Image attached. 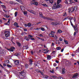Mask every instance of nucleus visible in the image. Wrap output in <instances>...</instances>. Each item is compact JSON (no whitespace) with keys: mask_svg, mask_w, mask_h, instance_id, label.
<instances>
[{"mask_svg":"<svg viewBox=\"0 0 79 79\" xmlns=\"http://www.w3.org/2000/svg\"><path fill=\"white\" fill-rule=\"evenodd\" d=\"M78 76V74L76 73V74H74L72 77V78H74V77H76Z\"/></svg>","mask_w":79,"mask_h":79,"instance_id":"obj_13","label":"nucleus"},{"mask_svg":"<svg viewBox=\"0 0 79 79\" xmlns=\"http://www.w3.org/2000/svg\"><path fill=\"white\" fill-rule=\"evenodd\" d=\"M16 44H17V45L19 47H20L21 46V43L19 42H17Z\"/></svg>","mask_w":79,"mask_h":79,"instance_id":"obj_18","label":"nucleus"},{"mask_svg":"<svg viewBox=\"0 0 79 79\" xmlns=\"http://www.w3.org/2000/svg\"><path fill=\"white\" fill-rule=\"evenodd\" d=\"M69 17H66L64 19V20H66V19H69Z\"/></svg>","mask_w":79,"mask_h":79,"instance_id":"obj_52","label":"nucleus"},{"mask_svg":"<svg viewBox=\"0 0 79 79\" xmlns=\"http://www.w3.org/2000/svg\"><path fill=\"white\" fill-rule=\"evenodd\" d=\"M40 28H37L35 29V30H40Z\"/></svg>","mask_w":79,"mask_h":79,"instance_id":"obj_53","label":"nucleus"},{"mask_svg":"<svg viewBox=\"0 0 79 79\" xmlns=\"http://www.w3.org/2000/svg\"><path fill=\"white\" fill-rule=\"evenodd\" d=\"M52 47H53L54 46V43H52V44L51 45Z\"/></svg>","mask_w":79,"mask_h":79,"instance_id":"obj_54","label":"nucleus"},{"mask_svg":"<svg viewBox=\"0 0 79 79\" xmlns=\"http://www.w3.org/2000/svg\"><path fill=\"white\" fill-rule=\"evenodd\" d=\"M56 51H53L52 52L51 54L53 55H55V53H56Z\"/></svg>","mask_w":79,"mask_h":79,"instance_id":"obj_16","label":"nucleus"},{"mask_svg":"<svg viewBox=\"0 0 79 79\" xmlns=\"http://www.w3.org/2000/svg\"><path fill=\"white\" fill-rule=\"evenodd\" d=\"M48 52H49V50H48V51H46L44 52V53H45V54H47V53H48Z\"/></svg>","mask_w":79,"mask_h":79,"instance_id":"obj_40","label":"nucleus"},{"mask_svg":"<svg viewBox=\"0 0 79 79\" xmlns=\"http://www.w3.org/2000/svg\"><path fill=\"white\" fill-rule=\"evenodd\" d=\"M15 17H16L18 15V12H15Z\"/></svg>","mask_w":79,"mask_h":79,"instance_id":"obj_27","label":"nucleus"},{"mask_svg":"<svg viewBox=\"0 0 79 79\" xmlns=\"http://www.w3.org/2000/svg\"><path fill=\"white\" fill-rule=\"evenodd\" d=\"M5 12H6H6H7V11H8L6 10H3Z\"/></svg>","mask_w":79,"mask_h":79,"instance_id":"obj_60","label":"nucleus"},{"mask_svg":"<svg viewBox=\"0 0 79 79\" xmlns=\"http://www.w3.org/2000/svg\"><path fill=\"white\" fill-rule=\"evenodd\" d=\"M49 2L50 3H53V0H49Z\"/></svg>","mask_w":79,"mask_h":79,"instance_id":"obj_28","label":"nucleus"},{"mask_svg":"<svg viewBox=\"0 0 79 79\" xmlns=\"http://www.w3.org/2000/svg\"><path fill=\"white\" fill-rule=\"evenodd\" d=\"M4 16L5 17H6V18H8L10 17V16L8 15H8L6 14H5Z\"/></svg>","mask_w":79,"mask_h":79,"instance_id":"obj_25","label":"nucleus"},{"mask_svg":"<svg viewBox=\"0 0 79 79\" xmlns=\"http://www.w3.org/2000/svg\"><path fill=\"white\" fill-rule=\"evenodd\" d=\"M31 40H34L35 39L34 38H31Z\"/></svg>","mask_w":79,"mask_h":79,"instance_id":"obj_57","label":"nucleus"},{"mask_svg":"<svg viewBox=\"0 0 79 79\" xmlns=\"http://www.w3.org/2000/svg\"><path fill=\"white\" fill-rule=\"evenodd\" d=\"M66 15H67V14L66 13L63 14V16H66Z\"/></svg>","mask_w":79,"mask_h":79,"instance_id":"obj_36","label":"nucleus"},{"mask_svg":"<svg viewBox=\"0 0 79 79\" xmlns=\"http://www.w3.org/2000/svg\"><path fill=\"white\" fill-rule=\"evenodd\" d=\"M39 15H40V16L41 18H43V15H42V12H40Z\"/></svg>","mask_w":79,"mask_h":79,"instance_id":"obj_20","label":"nucleus"},{"mask_svg":"<svg viewBox=\"0 0 79 79\" xmlns=\"http://www.w3.org/2000/svg\"><path fill=\"white\" fill-rule=\"evenodd\" d=\"M27 25L28 27H31V24L30 23H29Z\"/></svg>","mask_w":79,"mask_h":79,"instance_id":"obj_29","label":"nucleus"},{"mask_svg":"<svg viewBox=\"0 0 79 79\" xmlns=\"http://www.w3.org/2000/svg\"><path fill=\"white\" fill-rule=\"evenodd\" d=\"M61 24V23H60L58 22H55L52 23V25H54L55 26L57 25V24Z\"/></svg>","mask_w":79,"mask_h":79,"instance_id":"obj_4","label":"nucleus"},{"mask_svg":"<svg viewBox=\"0 0 79 79\" xmlns=\"http://www.w3.org/2000/svg\"><path fill=\"white\" fill-rule=\"evenodd\" d=\"M9 3H10V4H13V2L10 1V2H9Z\"/></svg>","mask_w":79,"mask_h":79,"instance_id":"obj_55","label":"nucleus"},{"mask_svg":"<svg viewBox=\"0 0 79 79\" xmlns=\"http://www.w3.org/2000/svg\"><path fill=\"white\" fill-rule=\"evenodd\" d=\"M28 65H27V64H25V67L26 68H28Z\"/></svg>","mask_w":79,"mask_h":79,"instance_id":"obj_37","label":"nucleus"},{"mask_svg":"<svg viewBox=\"0 0 79 79\" xmlns=\"http://www.w3.org/2000/svg\"><path fill=\"white\" fill-rule=\"evenodd\" d=\"M55 39H56L58 37H57V36H56V35H55V36H54V37Z\"/></svg>","mask_w":79,"mask_h":79,"instance_id":"obj_46","label":"nucleus"},{"mask_svg":"<svg viewBox=\"0 0 79 79\" xmlns=\"http://www.w3.org/2000/svg\"><path fill=\"white\" fill-rule=\"evenodd\" d=\"M5 33V36L6 37H8L10 35V31H4Z\"/></svg>","mask_w":79,"mask_h":79,"instance_id":"obj_3","label":"nucleus"},{"mask_svg":"<svg viewBox=\"0 0 79 79\" xmlns=\"http://www.w3.org/2000/svg\"><path fill=\"white\" fill-rule=\"evenodd\" d=\"M19 63V60H16L14 62V63L15 64H18Z\"/></svg>","mask_w":79,"mask_h":79,"instance_id":"obj_15","label":"nucleus"},{"mask_svg":"<svg viewBox=\"0 0 79 79\" xmlns=\"http://www.w3.org/2000/svg\"><path fill=\"white\" fill-rule=\"evenodd\" d=\"M2 7H3V8H6V7H5V5H2Z\"/></svg>","mask_w":79,"mask_h":79,"instance_id":"obj_50","label":"nucleus"},{"mask_svg":"<svg viewBox=\"0 0 79 79\" xmlns=\"http://www.w3.org/2000/svg\"><path fill=\"white\" fill-rule=\"evenodd\" d=\"M51 33V34H49V36H50V37H54V33H55V32L52 31Z\"/></svg>","mask_w":79,"mask_h":79,"instance_id":"obj_8","label":"nucleus"},{"mask_svg":"<svg viewBox=\"0 0 79 79\" xmlns=\"http://www.w3.org/2000/svg\"><path fill=\"white\" fill-rule=\"evenodd\" d=\"M20 8L22 11H24V10H25V7L23 6H20Z\"/></svg>","mask_w":79,"mask_h":79,"instance_id":"obj_12","label":"nucleus"},{"mask_svg":"<svg viewBox=\"0 0 79 79\" xmlns=\"http://www.w3.org/2000/svg\"><path fill=\"white\" fill-rule=\"evenodd\" d=\"M28 37L29 39H30V37H33V36L31 35H28Z\"/></svg>","mask_w":79,"mask_h":79,"instance_id":"obj_35","label":"nucleus"},{"mask_svg":"<svg viewBox=\"0 0 79 79\" xmlns=\"http://www.w3.org/2000/svg\"><path fill=\"white\" fill-rule=\"evenodd\" d=\"M40 71L39 70H37V72H38V73H40Z\"/></svg>","mask_w":79,"mask_h":79,"instance_id":"obj_62","label":"nucleus"},{"mask_svg":"<svg viewBox=\"0 0 79 79\" xmlns=\"http://www.w3.org/2000/svg\"><path fill=\"white\" fill-rule=\"evenodd\" d=\"M25 27H27V24H25Z\"/></svg>","mask_w":79,"mask_h":79,"instance_id":"obj_63","label":"nucleus"},{"mask_svg":"<svg viewBox=\"0 0 79 79\" xmlns=\"http://www.w3.org/2000/svg\"><path fill=\"white\" fill-rule=\"evenodd\" d=\"M61 48L60 47H58L56 48L57 50H61Z\"/></svg>","mask_w":79,"mask_h":79,"instance_id":"obj_38","label":"nucleus"},{"mask_svg":"<svg viewBox=\"0 0 79 79\" xmlns=\"http://www.w3.org/2000/svg\"><path fill=\"white\" fill-rule=\"evenodd\" d=\"M74 10H75V11H77V6H75L74 7V8H73Z\"/></svg>","mask_w":79,"mask_h":79,"instance_id":"obj_23","label":"nucleus"},{"mask_svg":"<svg viewBox=\"0 0 79 79\" xmlns=\"http://www.w3.org/2000/svg\"><path fill=\"white\" fill-rule=\"evenodd\" d=\"M7 66L8 68H11V67H12V66H11V65L9 64H7Z\"/></svg>","mask_w":79,"mask_h":79,"instance_id":"obj_30","label":"nucleus"},{"mask_svg":"<svg viewBox=\"0 0 79 79\" xmlns=\"http://www.w3.org/2000/svg\"><path fill=\"white\" fill-rule=\"evenodd\" d=\"M29 38H27L26 39V40H27V41H28L29 40Z\"/></svg>","mask_w":79,"mask_h":79,"instance_id":"obj_56","label":"nucleus"},{"mask_svg":"<svg viewBox=\"0 0 79 79\" xmlns=\"http://www.w3.org/2000/svg\"><path fill=\"white\" fill-rule=\"evenodd\" d=\"M61 6V5L60 4H56V2H55L53 6V9H56Z\"/></svg>","mask_w":79,"mask_h":79,"instance_id":"obj_2","label":"nucleus"},{"mask_svg":"<svg viewBox=\"0 0 79 79\" xmlns=\"http://www.w3.org/2000/svg\"><path fill=\"white\" fill-rule=\"evenodd\" d=\"M53 66L55 67L56 66H57V64H56V63H54L53 64Z\"/></svg>","mask_w":79,"mask_h":79,"instance_id":"obj_41","label":"nucleus"},{"mask_svg":"<svg viewBox=\"0 0 79 79\" xmlns=\"http://www.w3.org/2000/svg\"><path fill=\"white\" fill-rule=\"evenodd\" d=\"M73 28L76 32H78V31L77 30V25H76V26H73Z\"/></svg>","mask_w":79,"mask_h":79,"instance_id":"obj_7","label":"nucleus"},{"mask_svg":"<svg viewBox=\"0 0 79 79\" xmlns=\"http://www.w3.org/2000/svg\"><path fill=\"white\" fill-rule=\"evenodd\" d=\"M69 19H70V20L71 21L73 19V17H72L71 18H69Z\"/></svg>","mask_w":79,"mask_h":79,"instance_id":"obj_49","label":"nucleus"},{"mask_svg":"<svg viewBox=\"0 0 79 79\" xmlns=\"http://www.w3.org/2000/svg\"><path fill=\"white\" fill-rule=\"evenodd\" d=\"M58 79H64V78L61 77H58Z\"/></svg>","mask_w":79,"mask_h":79,"instance_id":"obj_39","label":"nucleus"},{"mask_svg":"<svg viewBox=\"0 0 79 79\" xmlns=\"http://www.w3.org/2000/svg\"><path fill=\"white\" fill-rule=\"evenodd\" d=\"M61 0H58L57 1V5H60L59 3H61Z\"/></svg>","mask_w":79,"mask_h":79,"instance_id":"obj_17","label":"nucleus"},{"mask_svg":"<svg viewBox=\"0 0 79 79\" xmlns=\"http://www.w3.org/2000/svg\"><path fill=\"white\" fill-rule=\"evenodd\" d=\"M44 19H48L49 20H50V19H49V18L47 17H44Z\"/></svg>","mask_w":79,"mask_h":79,"instance_id":"obj_33","label":"nucleus"},{"mask_svg":"<svg viewBox=\"0 0 79 79\" xmlns=\"http://www.w3.org/2000/svg\"><path fill=\"white\" fill-rule=\"evenodd\" d=\"M10 20H9L8 22H7V23H6L5 24L6 25H7V24L8 25H9V24H10Z\"/></svg>","mask_w":79,"mask_h":79,"instance_id":"obj_31","label":"nucleus"},{"mask_svg":"<svg viewBox=\"0 0 79 79\" xmlns=\"http://www.w3.org/2000/svg\"><path fill=\"white\" fill-rule=\"evenodd\" d=\"M40 73L41 74H42V76H44V74H43V72H42L40 71Z\"/></svg>","mask_w":79,"mask_h":79,"instance_id":"obj_43","label":"nucleus"},{"mask_svg":"<svg viewBox=\"0 0 79 79\" xmlns=\"http://www.w3.org/2000/svg\"><path fill=\"white\" fill-rule=\"evenodd\" d=\"M16 56H20V55H19V54L18 53L17 55H16Z\"/></svg>","mask_w":79,"mask_h":79,"instance_id":"obj_58","label":"nucleus"},{"mask_svg":"<svg viewBox=\"0 0 79 79\" xmlns=\"http://www.w3.org/2000/svg\"><path fill=\"white\" fill-rule=\"evenodd\" d=\"M41 23V22H38L36 23V25H38V24H40Z\"/></svg>","mask_w":79,"mask_h":79,"instance_id":"obj_47","label":"nucleus"},{"mask_svg":"<svg viewBox=\"0 0 79 79\" xmlns=\"http://www.w3.org/2000/svg\"><path fill=\"white\" fill-rule=\"evenodd\" d=\"M41 31H45V28L43 27H41Z\"/></svg>","mask_w":79,"mask_h":79,"instance_id":"obj_34","label":"nucleus"},{"mask_svg":"<svg viewBox=\"0 0 79 79\" xmlns=\"http://www.w3.org/2000/svg\"><path fill=\"white\" fill-rule=\"evenodd\" d=\"M42 5H43V6H45L46 7H47V6H48V5L46 4H42Z\"/></svg>","mask_w":79,"mask_h":79,"instance_id":"obj_22","label":"nucleus"},{"mask_svg":"<svg viewBox=\"0 0 79 79\" xmlns=\"http://www.w3.org/2000/svg\"><path fill=\"white\" fill-rule=\"evenodd\" d=\"M60 41H63V39H61V38H59Z\"/></svg>","mask_w":79,"mask_h":79,"instance_id":"obj_48","label":"nucleus"},{"mask_svg":"<svg viewBox=\"0 0 79 79\" xmlns=\"http://www.w3.org/2000/svg\"><path fill=\"white\" fill-rule=\"evenodd\" d=\"M58 33H61V32H62V31L60 30H58Z\"/></svg>","mask_w":79,"mask_h":79,"instance_id":"obj_32","label":"nucleus"},{"mask_svg":"<svg viewBox=\"0 0 79 79\" xmlns=\"http://www.w3.org/2000/svg\"><path fill=\"white\" fill-rule=\"evenodd\" d=\"M15 48L13 47H12L10 49H7V50L10 51V52H13L14 51V50H15Z\"/></svg>","mask_w":79,"mask_h":79,"instance_id":"obj_5","label":"nucleus"},{"mask_svg":"<svg viewBox=\"0 0 79 79\" xmlns=\"http://www.w3.org/2000/svg\"><path fill=\"white\" fill-rule=\"evenodd\" d=\"M65 73V72H64V69H63L62 70V74H64Z\"/></svg>","mask_w":79,"mask_h":79,"instance_id":"obj_44","label":"nucleus"},{"mask_svg":"<svg viewBox=\"0 0 79 79\" xmlns=\"http://www.w3.org/2000/svg\"><path fill=\"white\" fill-rule=\"evenodd\" d=\"M14 26H17L18 25V23L16 22H15L14 23Z\"/></svg>","mask_w":79,"mask_h":79,"instance_id":"obj_42","label":"nucleus"},{"mask_svg":"<svg viewBox=\"0 0 79 79\" xmlns=\"http://www.w3.org/2000/svg\"><path fill=\"white\" fill-rule=\"evenodd\" d=\"M74 11V8L73 7H72L70 9H69L68 10V12H73Z\"/></svg>","mask_w":79,"mask_h":79,"instance_id":"obj_6","label":"nucleus"},{"mask_svg":"<svg viewBox=\"0 0 79 79\" xmlns=\"http://www.w3.org/2000/svg\"><path fill=\"white\" fill-rule=\"evenodd\" d=\"M45 33H43L42 34H40L38 35L39 37H44V36Z\"/></svg>","mask_w":79,"mask_h":79,"instance_id":"obj_9","label":"nucleus"},{"mask_svg":"<svg viewBox=\"0 0 79 79\" xmlns=\"http://www.w3.org/2000/svg\"><path fill=\"white\" fill-rule=\"evenodd\" d=\"M64 42H65V44H68V41L66 40H64Z\"/></svg>","mask_w":79,"mask_h":79,"instance_id":"obj_21","label":"nucleus"},{"mask_svg":"<svg viewBox=\"0 0 79 79\" xmlns=\"http://www.w3.org/2000/svg\"><path fill=\"white\" fill-rule=\"evenodd\" d=\"M50 72L51 73H54V69H52V70H50Z\"/></svg>","mask_w":79,"mask_h":79,"instance_id":"obj_26","label":"nucleus"},{"mask_svg":"<svg viewBox=\"0 0 79 79\" xmlns=\"http://www.w3.org/2000/svg\"><path fill=\"white\" fill-rule=\"evenodd\" d=\"M23 67V66L21 65H19L18 66V68L19 69H20V70H21V69H22Z\"/></svg>","mask_w":79,"mask_h":79,"instance_id":"obj_11","label":"nucleus"},{"mask_svg":"<svg viewBox=\"0 0 79 79\" xmlns=\"http://www.w3.org/2000/svg\"><path fill=\"white\" fill-rule=\"evenodd\" d=\"M31 53L32 55H33V51H31Z\"/></svg>","mask_w":79,"mask_h":79,"instance_id":"obj_64","label":"nucleus"},{"mask_svg":"<svg viewBox=\"0 0 79 79\" xmlns=\"http://www.w3.org/2000/svg\"><path fill=\"white\" fill-rule=\"evenodd\" d=\"M20 74L19 75V77L20 79H24L26 77V73L23 71L21 72H19Z\"/></svg>","mask_w":79,"mask_h":79,"instance_id":"obj_1","label":"nucleus"},{"mask_svg":"<svg viewBox=\"0 0 79 79\" xmlns=\"http://www.w3.org/2000/svg\"><path fill=\"white\" fill-rule=\"evenodd\" d=\"M33 5H35V6H37L38 3V2H34L33 3Z\"/></svg>","mask_w":79,"mask_h":79,"instance_id":"obj_14","label":"nucleus"},{"mask_svg":"<svg viewBox=\"0 0 79 79\" xmlns=\"http://www.w3.org/2000/svg\"><path fill=\"white\" fill-rule=\"evenodd\" d=\"M64 3H66V4H68V1H67V0H65L64 1Z\"/></svg>","mask_w":79,"mask_h":79,"instance_id":"obj_45","label":"nucleus"},{"mask_svg":"<svg viewBox=\"0 0 79 79\" xmlns=\"http://www.w3.org/2000/svg\"><path fill=\"white\" fill-rule=\"evenodd\" d=\"M23 13L24 15H27V11H24Z\"/></svg>","mask_w":79,"mask_h":79,"instance_id":"obj_51","label":"nucleus"},{"mask_svg":"<svg viewBox=\"0 0 79 79\" xmlns=\"http://www.w3.org/2000/svg\"><path fill=\"white\" fill-rule=\"evenodd\" d=\"M56 62L57 63H59V61L57 60H56Z\"/></svg>","mask_w":79,"mask_h":79,"instance_id":"obj_59","label":"nucleus"},{"mask_svg":"<svg viewBox=\"0 0 79 79\" xmlns=\"http://www.w3.org/2000/svg\"><path fill=\"white\" fill-rule=\"evenodd\" d=\"M23 48H25V49H27L29 47H28V46H23Z\"/></svg>","mask_w":79,"mask_h":79,"instance_id":"obj_24","label":"nucleus"},{"mask_svg":"<svg viewBox=\"0 0 79 79\" xmlns=\"http://www.w3.org/2000/svg\"><path fill=\"white\" fill-rule=\"evenodd\" d=\"M10 62V61H9V60H6V62L7 63H9V62Z\"/></svg>","mask_w":79,"mask_h":79,"instance_id":"obj_61","label":"nucleus"},{"mask_svg":"<svg viewBox=\"0 0 79 79\" xmlns=\"http://www.w3.org/2000/svg\"><path fill=\"white\" fill-rule=\"evenodd\" d=\"M47 58H48V60H50V59H51V56L50 55L48 56Z\"/></svg>","mask_w":79,"mask_h":79,"instance_id":"obj_19","label":"nucleus"},{"mask_svg":"<svg viewBox=\"0 0 79 79\" xmlns=\"http://www.w3.org/2000/svg\"><path fill=\"white\" fill-rule=\"evenodd\" d=\"M27 11L30 12V13H31L32 14H35V12L32 10H27Z\"/></svg>","mask_w":79,"mask_h":79,"instance_id":"obj_10","label":"nucleus"}]
</instances>
